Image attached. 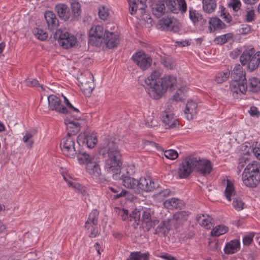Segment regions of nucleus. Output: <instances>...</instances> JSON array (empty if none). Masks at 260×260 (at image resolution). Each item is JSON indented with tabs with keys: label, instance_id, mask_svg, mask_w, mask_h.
Segmentation results:
<instances>
[{
	"label": "nucleus",
	"instance_id": "nucleus-25",
	"mask_svg": "<svg viewBox=\"0 0 260 260\" xmlns=\"http://www.w3.org/2000/svg\"><path fill=\"white\" fill-rule=\"evenodd\" d=\"M198 111V105L192 100L189 101L184 110V114L188 120L192 119Z\"/></svg>",
	"mask_w": 260,
	"mask_h": 260
},
{
	"label": "nucleus",
	"instance_id": "nucleus-43",
	"mask_svg": "<svg viewBox=\"0 0 260 260\" xmlns=\"http://www.w3.org/2000/svg\"><path fill=\"white\" fill-rule=\"evenodd\" d=\"M141 212L138 209L134 210L129 215V220L131 221H134V226L138 225L141 221Z\"/></svg>",
	"mask_w": 260,
	"mask_h": 260
},
{
	"label": "nucleus",
	"instance_id": "nucleus-47",
	"mask_svg": "<svg viewBox=\"0 0 260 260\" xmlns=\"http://www.w3.org/2000/svg\"><path fill=\"white\" fill-rule=\"evenodd\" d=\"M70 34L66 30H62L60 29H57L54 34V38L55 39L57 40L59 45L60 42L63 41V39L68 37Z\"/></svg>",
	"mask_w": 260,
	"mask_h": 260
},
{
	"label": "nucleus",
	"instance_id": "nucleus-24",
	"mask_svg": "<svg viewBox=\"0 0 260 260\" xmlns=\"http://www.w3.org/2000/svg\"><path fill=\"white\" fill-rule=\"evenodd\" d=\"M245 72L243 71V68L240 64H236L231 73V77L233 81L247 82L245 76Z\"/></svg>",
	"mask_w": 260,
	"mask_h": 260
},
{
	"label": "nucleus",
	"instance_id": "nucleus-2",
	"mask_svg": "<svg viewBox=\"0 0 260 260\" xmlns=\"http://www.w3.org/2000/svg\"><path fill=\"white\" fill-rule=\"evenodd\" d=\"M108 158L106 160L105 169L108 173L117 174L122 163L120 154L117 145L113 142L108 143Z\"/></svg>",
	"mask_w": 260,
	"mask_h": 260
},
{
	"label": "nucleus",
	"instance_id": "nucleus-23",
	"mask_svg": "<svg viewBox=\"0 0 260 260\" xmlns=\"http://www.w3.org/2000/svg\"><path fill=\"white\" fill-rule=\"evenodd\" d=\"M159 25L162 29L168 31L177 32L179 30V27L175 24L173 20L170 18H164L159 20Z\"/></svg>",
	"mask_w": 260,
	"mask_h": 260
},
{
	"label": "nucleus",
	"instance_id": "nucleus-60",
	"mask_svg": "<svg viewBox=\"0 0 260 260\" xmlns=\"http://www.w3.org/2000/svg\"><path fill=\"white\" fill-rule=\"evenodd\" d=\"M229 6L232 8L234 11L237 12L240 9L241 3L239 0H231Z\"/></svg>",
	"mask_w": 260,
	"mask_h": 260
},
{
	"label": "nucleus",
	"instance_id": "nucleus-37",
	"mask_svg": "<svg viewBox=\"0 0 260 260\" xmlns=\"http://www.w3.org/2000/svg\"><path fill=\"white\" fill-rule=\"evenodd\" d=\"M76 43V38L74 35L70 34L68 37L63 39V41L60 42V45L65 49H68L75 46Z\"/></svg>",
	"mask_w": 260,
	"mask_h": 260
},
{
	"label": "nucleus",
	"instance_id": "nucleus-58",
	"mask_svg": "<svg viewBox=\"0 0 260 260\" xmlns=\"http://www.w3.org/2000/svg\"><path fill=\"white\" fill-rule=\"evenodd\" d=\"M63 178H64V180L67 182V183L68 184V185L70 187H71L73 188H74L77 190H78V191L82 190L83 186L79 183L75 182H72V181L69 180V179H68L64 176L63 177Z\"/></svg>",
	"mask_w": 260,
	"mask_h": 260
},
{
	"label": "nucleus",
	"instance_id": "nucleus-21",
	"mask_svg": "<svg viewBox=\"0 0 260 260\" xmlns=\"http://www.w3.org/2000/svg\"><path fill=\"white\" fill-rule=\"evenodd\" d=\"M173 224L169 219L162 221L155 230L154 234L166 236L170 231Z\"/></svg>",
	"mask_w": 260,
	"mask_h": 260
},
{
	"label": "nucleus",
	"instance_id": "nucleus-33",
	"mask_svg": "<svg viewBox=\"0 0 260 260\" xmlns=\"http://www.w3.org/2000/svg\"><path fill=\"white\" fill-rule=\"evenodd\" d=\"M122 183L126 188L134 189L135 191L137 187L138 180L129 176H122Z\"/></svg>",
	"mask_w": 260,
	"mask_h": 260
},
{
	"label": "nucleus",
	"instance_id": "nucleus-57",
	"mask_svg": "<svg viewBox=\"0 0 260 260\" xmlns=\"http://www.w3.org/2000/svg\"><path fill=\"white\" fill-rule=\"evenodd\" d=\"M164 155L167 158L174 160L178 156V154L176 150L170 149L164 152Z\"/></svg>",
	"mask_w": 260,
	"mask_h": 260
},
{
	"label": "nucleus",
	"instance_id": "nucleus-15",
	"mask_svg": "<svg viewBox=\"0 0 260 260\" xmlns=\"http://www.w3.org/2000/svg\"><path fill=\"white\" fill-rule=\"evenodd\" d=\"M80 117L78 114L74 115L72 117H67L64 120V123L67 125V128L68 131L67 134L73 136L75 135L80 130V125L78 122H75L74 119L79 120Z\"/></svg>",
	"mask_w": 260,
	"mask_h": 260
},
{
	"label": "nucleus",
	"instance_id": "nucleus-27",
	"mask_svg": "<svg viewBox=\"0 0 260 260\" xmlns=\"http://www.w3.org/2000/svg\"><path fill=\"white\" fill-rule=\"evenodd\" d=\"M209 31L212 32L226 28V24L218 17H212L209 21Z\"/></svg>",
	"mask_w": 260,
	"mask_h": 260
},
{
	"label": "nucleus",
	"instance_id": "nucleus-42",
	"mask_svg": "<svg viewBox=\"0 0 260 260\" xmlns=\"http://www.w3.org/2000/svg\"><path fill=\"white\" fill-rule=\"evenodd\" d=\"M36 129H32L27 131L23 138V142L26 144V145L28 148H31L32 145L34 144V141L32 140V137L37 133Z\"/></svg>",
	"mask_w": 260,
	"mask_h": 260
},
{
	"label": "nucleus",
	"instance_id": "nucleus-51",
	"mask_svg": "<svg viewBox=\"0 0 260 260\" xmlns=\"http://www.w3.org/2000/svg\"><path fill=\"white\" fill-rule=\"evenodd\" d=\"M230 75V72L229 70L225 72L220 73L216 75L215 81L217 83H222L229 78Z\"/></svg>",
	"mask_w": 260,
	"mask_h": 260
},
{
	"label": "nucleus",
	"instance_id": "nucleus-63",
	"mask_svg": "<svg viewBox=\"0 0 260 260\" xmlns=\"http://www.w3.org/2000/svg\"><path fill=\"white\" fill-rule=\"evenodd\" d=\"M251 30V27L248 24H242L240 28V32L243 35L249 34Z\"/></svg>",
	"mask_w": 260,
	"mask_h": 260
},
{
	"label": "nucleus",
	"instance_id": "nucleus-32",
	"mask_svg": "<svg viewBox=\"0 0 260 260\" xmlns=\"http://www.w3.org/2000/svg\"><path fill=\"white\" fill-rule=\"evenodd\" d=\"M247 90L249 92L257 93L260 91V79L256 77L249 79L247 83Z\"/></svg>",
	"mask_w": 260,
	"mask_h": 260
},
{
	"label": "nucleus",
	"instance_id": "nucleus-26",
	"mask_svg": "<svg viewBox=\"0 0 260 260\" xmlns=\"http://www.w3.org/2000/svg\"><path fill=\"white\" fill-rule=\"evenodd\" d=\"M44 17L48 24V28L53 30L58 26V20L55 14L52 11H47L44 14Z\"/></svg>",
	"mask_w": 260,
	"mask_h": 260
},
{
	"label": "nucleus",
	"instance_id": "nucleus-41",
	"mask_svg": "<svg viewBox=\"0 0 260 260\" xmlns=\"http://www.w3.org/2000/svg\"><path fill=\"white\" fill-rule=\"evenodd\" d=\"M181 205V201L179 199L173 198L166 200L164 202L165 207L169 209H177Z\"/></svg>",
	"mask_w": 260,
	"mask_h": 260
},
{
	"label": "nucleus",
	"instance_id": "nucleus-49",
	"mask_svg": "<svg viewBox=\"0 0 260 260\" xmlns=\"http://www.w3.org/2000/svg\"><path fill=\"white\" fill-rule=\"evenodd\" d=\"M233 36V34L228 33L218 37H217L214 39V42L217 44H223L226 43L229 40L232 38Z\"/></svg>",
	"mask_w": 260,
	"mask_h": 260
},
{
	"label": "nucleus",
	"instance_id": "nucleus-5",
	"mask_svg": "<svg viewBox=\"0 0 260 260\" xmlns=\"http://www.w3.org/2000/svg\"><path fill=\"white\" fill-rule=\"evenodd\" d=\"M60 147L63 154L70 157H74L76 154L77 156L79 153H83L79 150H76L74 139L69 134H67L62 139Z\"/></svg>",
	"mask_w": 260,
	"mask_h": 260
},
{
	"label": "nucleus",
	"instance_id": "nucleus-12",
	"mask_svg": "<svg viewBox=\"0 0 260 260\" xmlns=\"http://www.w3.org/2000/svg\"><path fill=\"white\" fill-rule=\"evenodd\" d=\"M230 89L235 99H239L247 91V82L233 81L230 84Z\"/></svg>",
	"mask_w": 260,
	"mask_h": 260
},
{
	"label": "nucleus",
	"instance_id": "nucleus-36",
	"mask_svg": "<svg viewBox=\"0 0 260 260\" xmlns=\"http://www.w3.org/2000/svg\"><path fill=\"white\" fill-rule=\"evenodd\" d=\"M83 143V144L85 143L88 148H93L98 143L96 136L93 134L85 135Z\"/></svg>",
	"mask_w": 260,
	"mask_h": 260
},
{
	"label": "nucleus",
	"instance_id": "nucleus-19",
	"mask_svg": "<svg viewBox=\"0 0 260 260\" xmlns=\"http://www.w3.org/2000/svg\"><path fill=\"white\" fill-rule=\"evenodd\" d=\"M242 180L246 186L253 187L260 182V176L257 174L253 175L249 173H245V171H243Z\"/></svg>",
	"mask_w": 260,
	"mask_h": 260
},
{
	"label": "nucleus",
	"instance_id": "nucleus-16",
	"mask_svg": "<svg viewBox=\"0 0 260 260\" xmlns=\"http://www.w3.org/2000/svg\"><path fill=\"white\" fill-rule=\"evenodd\" d=\"M150 7L152 14L157 18L166 13L165 0H151Z\"/></svg>",
	"mask_w": 260,
	"mask_h": 260
},
{
	"label": "nucleus",
	"instance_id": "nucleus-40",
	"mask_svg": "<svg viewBox=\"0 0 260 260\" xmlns=\"http://www.w3.org/2000/svg\"><path fill=\"white\" fill-rule=\"evenodd\" d=\"M149 253H141L140 251L132 252L126 260H148Z\"/></svg>",
	"mask_w": 260,
	"mask_h": 260
},
{
	"label": "nucleus",
	"instance_id": "nucleus-34",
	"mask_svg": "<svg viewBox=\"0 0 260 260\" xmlns=\"http://www.w3.org/2000/svg\"><path fill=\"white\" fill-rule=\"evenodd\" d=\"M245 173H249L253 175H258L260 176V164L257 161H253L249 164L245 168Z\"/></svg>",
	"mask_w": 260,
	"mask_h": 260
},
{
	"label": "nucleus",
	"instance_id": "nucleus-31",
	"mask_svg": "<svg viewBox=\"0 0 260 260\" xmlns=\"http://www.w3.org/2000/svg\"><path fill=\"white\" fill-rule=\"evenodd\" d=\"M99 215V213L97 210L92 211L85 223V227L89 230L91 226H98Z\"/></svg>",
	"mask_w": 260,
	"mask_h": 260
},
{
	"label": "nucleus",
	"instance_id": "nucleus-3",
	"mask_svg": "<svg viewBox=\"0 0 260 260\" xmlns=\"http://www.w3.org/2000/svg\"><path fill=\"white\" fill-rule=\"evenodd\" d=\"M226 199L229 201L233 199L232 205L233 208L237 211H241L244 209V203L241 198L236 194L234 184L232 182L228 179L226 186L224 191Z\"/></svg>",
	"mask_w": 260,
	"mask_h": 260
},
{
	"label": "nucleus",
	"instance_id": "nucleus-53",
	"mask_svg": "<svg viewBox=\"0 0 260 260\" xmlns=\"http://www.w3.org/2000/svg\"><path fill=\"white\" fill-rule=\"evenodd\" d=\"M146 187L145 186V178L141 177L138 180L136 191L140 192L141 191H146Z\"/></svg>",
	"mask_w": 260,
	"mask_h": 260
},
{
	"label": "nucleus",
	"instance_id": "nucleus-56",
	"mask_svg": "<svg viewBox=\"0 0 260 260\" xmlns=\"http://www.w3.org/2000/svg\"><path fill=\"white\" fill-rule=\"evenodd\" d=\"M24 82L26 85L28 87H40L42 90H45L43 85H40L38 81L36 79H32V80H30V79H27L24 81Z\"/></svg>",
	"mask_w": 260,
	"mask_h": 260
},
{
	"label": "nucleus",
	"instance_id": "nucleus-13",
	"mask_svg": "<svg viewBox=\"0 0 260 260\" xmlns=\"http://www.w3.org/2000/svg\"><path fill=\"white\" fill-rule=\"evenodd\" d=\"M49 109L55 111L59 113L67 114L68 111L66 107L61 105V101L59 98L54 95H50L48 96Z\"/></svg>",
	"mask_w": 260,
	"mask_h": 260
},
{
	"label": "nucleus",
	"instance_id": "nucleus-52",
	"mask_svg": "<svg viewBox=\"0 0 260 260\" xmlns=\"http://www.w3.org/2000/svg\"><path fill=\"white\" fill-rule=\"evenodd\" d=\"M146 192L152 191L156 189V183L150 178H145Z\"/></svg>",
	"mask_w": 260,
	"mask_h": 260
},
{
	"label": "nucleus",
	"instance_id": "nucleus-10",
	"mask_svg": "<svg viewBox=\"0 0 260 260\" xmlns=\"http://www.w3.org/2000/svg\"><path fill=\"white\" fill-rule=\"evenodd\" d=\"M194 170L192 156H189L183 160L178 169V176L180 178H186Z\"/></svg>",
	"mask_w": 260,
	"mask_h": 260
},
{
	"label": "nucleus",
	"instance_id": "nucleus-35",
	"mask_svg": "<svg viewBox=\"0 0 260 260\" xmlns=\"http://www.w3.org/2000/svg\"><path fill=\"white\" fill-rule=\"evenodd\" d=\"M72 20H77L81 13V5L78 2L74 1L71 4Z\"/></svg>",
	"mask_w": 260,
	"mask_h": 260
},
{
	"label": "nucleus",
	"instance_id": "nucleus-54",
	"mask_svg": "<svg viewBox=\"0 0 260 260\" xmlns=\"http://www.w3.org/2000/svg\"><path fill=\"white\" fill-rule=\"evenodd\" d=\"M185 91V88L183 87L178 89L175 94L172 97V100L174 101H181L184 98V91Z\"/></svg>",
	"mask_w": 260,
	"mask_h": 260
},
{
	"label": "nucleus",
	"instance_id": "nucleus-64",
	"mask_svg": "<svg viewBox=\"0 0 260 260\" xmlns=\"http://www.w3.org/2000/svg\"><path fill=\"white\" fill-rule=\"evenodd\" d=\"M173 109V106L172 105L171 103L168 102L166 104V108H165L164 111H163L161 113L173 114L172 113Z\"/></svg>",
	"mask_w": 260,
	"mask_h": 260
},
{
	"label": "nucleus",
	"instance_id": "nucleus-29",
	"mask_svg": "<svg viewBox=\"0 0 260 260\" xmlns=\"http://www.w3.org/2000/svg\"><path fill=\"white\" fill-rule=\"evenodd\" d=\"M255 49L254 48H247L245 49L241 54L240 60L243 66L249 64L251 58H253L255 54Z\"/></svg>",
	"mask_w": 260,
	"mask_h": 260
},
{
	"label": "nucleus",
	"instance_id": "nucleus-30",
	"mask_svg": "<svg viewBox=\"0 0 260 260\" xmlns=\"http://www.w3.org/2000/svg\"><path fill=\"white\" fill-rule=\"evenodd\" d=\"M198 222L202 226L209 229L212 225V218L206 214H200L197 216Z\"/></svg>",
	"mask_w": 260,
	"mask_h": 260
},
{
	"label": "nucleus",
	"instance_id": "nucleus-38",
	"mask_svg": "<svg viewBox=\"0 0 260 260\" xmlns=\"http://www.w3.org/2000/svg\"><path fill=\"white\" fill-rule=\"evenodd\" d=\"M216 7L215 0H203V8L207 13H212Z\"/></svg>",
	"mask_w": 260,
	"mask_h": 260
},
{
	"label": "nucleus",
	"instance_id": "nucleus-55",
	"mask_svg": "<svg viewBox=\"0 0 260 260\" xmlns=\"http://www.w3.org/2000/svg\"><path fill=\"white\" fill-rule=\"evenodd\" d=\"M99 16L100 19L106 20L109 16L108 9L104 6L99 8Z\"/></svg>",
	"mask_w": 260,
	"mask_h": 260
},
{
	"label": "nucleus",
	"instance_id": "nucleus-46",
	"mask_svg": "<svg viewBox=\"0 0 260 260\" xmlns=\"http://www.w3.org/2000/svg\"><path fill=\"white\" fill-rule=\"evenodd\" d=\"M189 17L194 25H197L200 22L202 15L196 10L190 9Z\"/></svg>",
	"mask_w": 260,
	"mask_h": 260
},
{
	"label": "nucleus",
	"instance_id": "nucleus-1",
	"mask_svg": "<svg viewBox=\"0 0 260 260\" xmlns=\"http://www.w3.org/2000/svg\"><path fill=\"white\" fill-rule=\"evenodd\" d=\"M159 72L154 71L147 79L145 83L148 86L146 88L149 96L153 99L161 98L168 89L173 90L176 85V78L168 75L160 78Z\"/></svg>",
	"mask_w": 260,
	"mask_h": 260
},
{
	"label": "nucleus",
	"instance_id": "nucleus-14",
	"mask_svg": "<svg viewBox=\"0 0 260 260\" xmlns=\"http://www.w3.org/2000/svg\"><path fill=\"white\" fill-rule=\"evenodd\" d=\"M89 78L88 80H86L81 77L78 79L80 84L81 88L84 94L87 96H89L94 88L93 83V77L90 73H87L86 75Z\"/></svg>",
	"mask_w": 260,
	"mask_h": 260
},
{
	"label": "nucleus",
	"instance_id": "nucleus-8",
	"mask_svg": "<svg viewBox=\"0 0 260 260\" xmlns=\"http://www.w3.org/2000/svg\"><path fill=\"white\" fill-rule=\"evenodd\" d=\"M166 13L172 12L178 14L186 12L187 5L185 0H165Z\"/></svg>",
	"mask_w": 260,
	"mask_h": 260
},
{
	"label": "nucleus",
	"instance_id": "nucleus-61",
	"mask_svg": "<svg viewBox=\"0 0 260 260\" xmlns=\"http://www.w3.org/2000/svg\"><path fill=\"white\" fill-rule=\"evenodd\" d=\"M164 66L168 69L172 70L176 66L175 62L170 58H167L163 61Z\"/></svg>",
	"mask_w": 260,
	"mask_h": 260
},
{
	"label": "nucleus",
	"instance_id": "nucleus-39",
	"mask_svg": "<svg viewBox=\"0 0 260 260\" xmlns=\"http://www.w3.org/2000/svg\"><path fill=\"white\" fill-rule=\"evenodd\" d=\"M260 66V51L256 52L251 58L248 65V68L250 71H253Z\"/></svg>",
	"mask_w": 260,
	"mask_h": 260
},
{
	"label": "nucleus",
	"instance_id": "nucleus-4",
	"mask_svg": "<svg viewBox=\"0 0 260 260\" xmlns=\"http://www.w3.org/2000/svg\"><path fill=\"white\" fill-rule=\"evenodd\" d=\"M78 160L81 163H86L87 172L95 177H99L101 174L100 166L95 162L92 161V157L86 152L80 153L77 156Z\"/></svg>",
	"mask_w": 260,
	"mask_h": 260
},
{
	"label": "nucleus",
	"instance_id": "nucleus-22",
	"mask_svg": "<svg viewBox=\"0 0 260 260\" xmlns=\"http://www.w3.org/2000/svg\"><path fill=\"white\" fill-rule=\"evenodd\" d=\"M189 213L185 211H181L176 213L172 218L169 219L175 228L182 224L187 220Z\"/></svg>",
	"mask_w": 260,
	"mask_h": 260
},
{
	"label": "nucleus",
	"instance_id": "nucleus-7",
	"mask_svg": "<svg viewBox=\"0 0 260 260\" xmlns=\"http://www.w3.org/2000/svg\"><path fill=\"white\" fill-rule=\"evenodd\" d=\"M107 31H104L103 27L100 25L92 27L89 33V44L95 46H100L103 43L104 35Z\"/></svg>",
	"mask_w": 260,
	"mask_h": 260
},
{
	"label": "nucleus",
	"instance_id": "nucleus-6",
	"mask_svg": "<svg viewBox=\"0 0 260 260\" xmlns=\"http://www.w3.org/2000/svg\"><path fill=\"white\" fill-rule=\"evenodd\" d=\"M154 214V211L151 208H146L143 211L140 222L145 231H149L159 223V220Z\"/></svg>",
	"mask_w": 260,
	"mask_h": 260
},
{
	"label": "nucleus",
	"instance_id": "nucleus-28",
	"mask_svg": "<svg viewBox=\"0 0 260 260\" xmlns=\"http://www.w3.org/2000/svg\"><path fill=\"white\" fill-rule=\"evenodd\" d=\"M240 248L239 240L235 239L227 243L224 247V251L226 254H233L237 252Z\"/></svg>",
	"mask_w": 260,
	"mask_h": 260
},
{
	"label": "nucleus",
	"instance_id": "nucleus-45",
	"mask_svg": "<svg viewBox=\"0 0 260 260\" xmlns=\"http://www.w3.org/2000/svg\"><path fill=\"white\" fill-rule=\"evenodd\" d=\"M228 231V228L223 225H219L215 226L212 230L211 235L212 236L218 237L222 234L226 233Z\"/></svg>",
	"mask_w": 260,
	"mask_h": 260
},
{
	"label": "nucleus",
	"instance_id": "nucleus-50",
	"mask_svg": "<svg viewBox=\"0 0 260 260\" xmlns=\"http://www.w3.org/2000/svg\"><path fill=\"white\" fill-rule=\"evenodd\" d=\"M159 188L161 187H159L158 184H157V186L156 187V190H157V191L154 194L156 197L159 199H161V198L168 197L171 194V192L170 189L167 188H161L160 189H159Z\"/></svg>",
	"mask_w": 260,
	"mask_h": 260
},
{
	"label": "nucleus",
	"instance_id": "nucleus-48",
	"mask_svg": "<svg viewBox=\"0 0 260 260\" xmlns=\"http://www.w3.org/2000/svg\"><path fill=\"white\" fill-rule=\"evenodd\" d=\"M32 33L38 39L42 41L46 40L48 37L47 32L42 28H34Z\"/></svg>",
	"mask_w": 260,
	"mask_h": 260
},
{
	"label": "nucleus",
	"instance_id": "nucleus-44",
	"mask_svg": "<svg viewBox=\"0 0 260 260\" xmlns=\"http://www.w3.org/2000/svg\"><path fill=\"white\" fill-rule=\"evenodd\" d=\"M219 9V14L220 17H221L226 23H231L232 22V17L228 12V10L223 6H220Z\"/></svg>",
	"mask_w": 260,
	"mask_h": 260
},
{
	"label": "nucleus",
	"instance_id": "nucleus-20",
	"mask_svg": "<svg viewBox=\"0 0 260 260\" xmlns=\"http://www.w3.org/2000/svg\"><path fill=\"white\" fill-rule=\"evenodd\" d=\"M55 11L58 17L64 21L68 20L71 17V13L68 6L64 4H59L55 6Z\"/></svg>",
	"mask_w": 260,
	"mask_h": 260
},
{
	"label": "nucleus",
	"instance_id": "nucleus-11",
	"mask_svg": "<svg viewBox=\"0 0 260 260\" xmlns=\"http://www.w3.org/2000/svg\"><path fill=\"white\" fill-rule=\"evenodd\" d=\"M132 59L143 70L149 68L152 62L151 57L143 51L136 52L133 55Z\"/></svg>",
	"mask_w": 260,
	"mask_h": 260
},
{
	"label": "nucleus",
	"instance_id": "nucleus-62",
	"mask_svg": "<svg viewBox=\"0 0 260 260\" xmlns=\"http://www.w3.org/2000/svg\"><path fill=\"white\" fill-rule=\"evenodd\" d=\"M255 13L253 10H250L247 11L245 15V21L247 22H250L255 20Z\"/></svg>",
	"mask_w": 260,
	"mask_h": 260
},
{
	"label": "nucleus",
	"instance_id": "nucleus-17",
	"mask_svg": "<svg viewBox=\"0 0 260 260\" xmlns=\"http://www.w3.org/2000/svg\"><path fill=\"white\" fill-rule=\"evenodd\" d=\"M160 118L166 129L176 128L180 125L179 121L174 117V114L161 113Z\"/></svg>",
	"mask_w": 260,
	"mask_h": 260
},
{
	"label": "nucleus",
	"instance_id": "nucleus-59",
	"mask_svg": "<svg viewBox=\"0 0 260 260\" xmlns=\"http://www.w3.org/2000/svg\"><path fill=\"white\" fill-rule=\"evenodd\" d=\"M255 233L251 232L248 235L244 236L243 239V243L244 245L249 246L253 241Z\"/></svg>",
	"mask_w": 260,
	"mask_h": 260
},
{
	"label": "nucleus",
	"instance_id": "nucleus-18",
	"mask_svg": "<svg viewBox=\"0 0 260 260\" xmlns=\"http://www.w3.org/2000/svg\"><path fill=\"white\" fill-rule=\"evenodd\" d=\"M119 42V36L117 34L107 31L104 35V40L103 41L106 47L109 49L113 48L117 46Z\"/></svg>",
	"mask_w": 260,
	"mask_h": 260
},
{
	"label": "nucleus",
	"instance_id": "nucleus-9",
	"mask_svg": "<svg viewBox=\"0 0 260 260\" xmlns=\"http://www.w3.org/2000/svg\"><path fill=\"white\" fill-rule=\"evenodd\" d=\"M192 162L194 163V170L203 176L210 174L212 172V167L210 160L192 156Z\"/></svg>",
	"mask_w": 260,
	"mask_h": 260
}]
</instances>
